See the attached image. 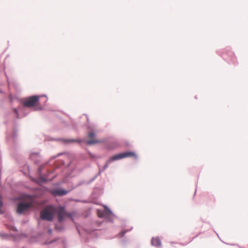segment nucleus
I'll return each mask as SVG.
<instances>
[{
    "instance_id": "nucleus-3",
    "label": "nucleus",
    "mask_w": 248,
    "mask_h": 248,
    "mask_svg": "<svg viewBox=\"0 0 248 248\" xmlns=\"http://www.w3.org/2000/svg\"><path fill=\"white\" fill-rule=\"evenodd\" d=\"M32 201L29 202H20L17 205L16 212L19 214H22L27 211L32 206Z\"/></svg>"
},
{
    "instance_id": "nucleus-4",
    "label": "nucleus",
    "mask_w": 248,
    "mask_h": 248,
    "mask_svg": "<svg viewBox=\"0 0 248 248\" xmlns=\"http://www.w3.org/2000/svg\"><path fill=\"white\" fill-rule=\"evenodd\" d=\"M133 156L136 157V155L134 153L132 152H128L119 154L115 155L112 156L108 161V163L116 160L123 159L127 157Z\"/></svg>"
},
{
    "instance_id": "nucleus-10",
    "label": "nucleus",
    "mask_w": 248,
    "mask_h": 248,
    "mask_svg": "<svg viewBox=\"0 0 248 248\" xmlns=\"http://www.w3.org/2000/svg\"><path fill=\"white\" fill-rule=\"evenodd\" d=\"M126 232H127V231H126V230L122 231L121 232H120L119 233L118 235L119 236V237H123V236L124 235L125 233Z\"/></svg>"
},
{
    "instance_id": "nucleus-7",
    "label": "nucleus",
    "mask_w": 248,
    "mask_h": 248,
    "mask_svg": "<svg viewBox=\"0 0 248 248\" xmlns=\"http://www.w3.org/2000/svg\"><path fill=\"white\" fill-rule=\"evenodd\" d=\"M151 244L152 246L158 248L161 247V241L158 237H153L151 240Z\"/></svg>"
},
{
    "instance_id": "nucleus-12",
    "label": "nucleus",
    "mask_w": 248,
    "mask_h": 248,
    "mask_svg": "<svg viewBox=\"0 0 248 248\" xmlns=\"http://www.w3.org/2000/svg\"><path fill=\"white\" fill-rule=\"evenodd\" d=\"M56 229L57 230H60V229L58 228L57 226H56Z\"/></svg>"
},
{
    "instance_id": "nucleus-11",
    "label": "nucleus",
    "mask_w": 248,
    "mask_h": 248,
    "mask_svg": "<svg viewBox=\"0 0 248 248\" xmlns=\"http://www.w3.org/2000/svg\"><path fill=\"white\" fill-rule=\"evenodd\" d=\"M2 202L1 201H0V206H2Z\"/></svg>"
},
{
    "instance_id": "nucleus-14",
    "label": "nucleus",
    "mask_w": 248,
    "mask_h": 248,
    "mask_svg": "<svg viewBox=\"0 0 248 248\" xmlns=\"http://www.w3.org/2000/svg\"><path fill=\"white\" fill-rule=\"evenodd\" d=\"M15 112H16V113H17V110H16V109H15Z\"/></svg>"
},
{
    "instance_id": "nucleus-6",
    "label": "nucleus",
    "mask_w": 248,
    "mask_h": 248,
    "mask_svg": "<svg viewBox=\"0 0 248 248\" xmlns=\"http://www.w3.org/2000/svg\"><path fill=\"white\" fill-rule=\"evenodd\" d=\"M101 142V141L95 138V134L94 132L91 131L88 133V140L86 141V143L88 145H92L93 144L100 143Z\"/></svg>"
},
{
    "instance_id": "nucleus-1",
    "label": "nucleus",
    "mask_w": 248,
    "mask_h": 248,
    "mask_svg": "<svg viewBox=\"0 0 248 248\" xmlns=\"http://www.w3.org/2000/svg\"><path fill=\"white\" fill-rule=\"evenodd\" d=\"M54 211L55 209L53 206H48L41 212V218L44 220L51 221L53 218Z\"/></svg>"
},
{
    "instance_id": "nucleus-8",
    "label": "nucleus",
    "mask_w": 248,
    "mask_h": 248,
    "mask_svg": "<svg viewBox=\"0 0 248 248\" xmlns=\"http://www.w3.org/2000/svg\"><path fill=\"white\" fill-rule=\"evenodd\" d=\"M68 192V191L61 188L55 189L52 191V193L54 196H62L66 195Z\"/></svg>"
},
{
    "instance_id": "nucleus-2",
    "label": "nucleus",
    "mask_w": 248,
    "mask_h": 248,
    "mask_svg": "<svg viewBox=\"0 0 248 248\" xmlns=\"http://www.w3.org/2000/svg\"><path fill=\"white\" fill-rule=\"evenodd\" d=\"M39 103V97L32 96L25 98L23 102V105L26 107H33L38 105Z\"/></svg>"
},
{
    "instance_id": "nucleus-9",
    "label": "nucleus",
    "mask_w": 248,
    "mask_h": 248,
    "mask_svg": "<svg viewBox=\"0 0 248 248\" xmlns=\"http://www.w3.org/2000/svg\"><path fill=\"white\" fill-rule=\"evenodd\" d=\"M64 141L66 142H79L80 141L78 140H65Z\"/></svg>"
},
{
    "instance_id": "nucleus-13",
    "label": "nucleus",
    "mask_w": 248,
    "mask_h": 248,
    "mask_svg": "<svg viewBox=\"0 0 248 248\" xmlns=\"http://www.w3.org/2000/svg\"><path fill=\"white\" fill-rule=\"evenodd\" d=\"M48 232H49L50 233L51 232V230H49L48 231Z\"/></svg>"
},
{
    "instance_id": "nucleus-5",
    "label": "nucleus",
    "mask_w": 248,
    "mask_h": 248,
    "mask_svg": "<svg viewBox=\"0 0 248 248\" xmlns=\"http://www.w3.org/2000/svg\"><path fill=\"white\" fill-rule=\"evenodd\" d=\"M56 211L58 214V220L60 222L63 221L65 217H70V214L67 213L62 207H58Z\"/></svg>"
}]
</instances>
